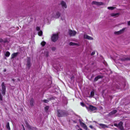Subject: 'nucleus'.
<instances>
[{"label": "nucleus", "mask_w": 130, "mask_h": 130, "mask_svg": "<svg viewBox=\"0 0 130 130\" xmlns=\"http://www.w3.org/2000/svg\"><path fill=\"white\" fill-rule=\"evenodd\" d=\"M89 127L92 129L93 128V127L92 125H90L89 126Z\"/></svg>", "instance_id": "nucleus-38"}, {"label": "nucleus", "mask_w": 130, "mask_h": 130, "mask_svg": "<svg viewBox=\"0 0 130 130\" xmlns=\"http://www.w3.org/2000/svg\"><path fill=\"white\" fill-rule=\"evenodd\" d=\"M78 130H82L80 128L79 129H78Z\"/></svg>", "instance_id": "nucleus-43"}, {"label": "nucleus", "mask_w": 130, "mask_h": 130, "mask_svg": "<svg viewBox=\"0 0 130 130\" xmlns=\"http://www.w3.org/2000/svg\"><path fill=\"white\" fill-rule=\"evenodd\" d=\"M36 29L37 31H39L40 30V28L39 27H36Z\"/></svg>", "instance_id": "nucleus-33"}, {"label": "nucleus", "mask_w": 130, "mask_h": 130, "mask_svg": "<svg viewBox=\"0 0 130 130\" xmlns=\"http://www.w3.org/2000/svg\"><path fill=\"white\" fill-rule=\"evenodd\" d=\"M6 69H4V72H6Z\"/></svg>", "instance_id": "nucleus-40"}, {"label": "nucleus", "mask_w": 130, "mask_h": 130, "mask_svg": "<svg viewBox=\"0 0 130 130\" xmlns=\"http://www.w3.org/2000/svg\"><path fill=\"white\" fill-rule=\"evenodd\" d=\"M55 48H53L52 49L53 50H55Z\"/></svg>", "instance_id": "nucleus-41"}, {"label": "nucleus", "mask_w": 130, "mask_h": 130, "mask_svg": "<svg viewBox=\"0 0 130 130\" xmlns=\"http://www.w3.org/2000/svg\"><path fill=\"white\" fill-rule=\"evenodd\" d=\"M19 54L18 52H17L16 53H14L12 54L11 55V58L13 59L15 57H16L18 54Z\"/></svg>", "instance_id": "nucleus-14"}, {"label": "nucleus", "mask_w": 130, "mask_h": 130, "mask_svg": "<svg viewBox=\"0 0 130 130\" xmlns=\"http://www.w3.org/2000/svg\"><path fill=\"white\" fill-rule=\"evenodd\" d=\"M95 54V53L94 52H92L91 54V55H94Z\"/></svg>", "instance_id": "nucleus-37"}, {"label": "nucleus", "mask_w": 130, "mask_h": 130, "mask_svg": "<svg viewBox=\"0 0 130 130\" xmlns=\"http://www.w3.org/2000/svg\"><path fill=\"white\" fill-rule=\"evenodd\" d=\"M69 34L70 36H74L76 34V32L74 30H69L68 31Z\"/></svg>", "instance_id": "nucleus-7"}, {"label": "nucleus", "mask_w": 130, "mask_h": 130, "mask_svg": "<svg viewBox=\"0 0 130 130\" xmlns=\"http://www.w3.org/2000/svg\"><path fill=\"white\" fill-rule=\"evenodd\" d=\"M46 43L45 41H43L41 43V44L42 46H44L45 44Z\"/></svg>", "instance_id": "nucleus-25"}, {"label": "nucleus", "mask_w": 130, "mask_h": 130, "mask_svg": "<svg viewBox=\"0 0 130 130\" xmlns=\"http://www.w3.org/2000/svg\"><path fill=\"white\" fill-rule=\"evenodd\" d=\"M84 38L85 39H87L89 40H93V38L88 36V35H86L84 34Z\"/></svg>", "instance_id": "nucleus-11"}, {"label": "nucleus", "mask_w": 130, "mask_h": 130, "mask_svg": "<svg viewBox=\"0 0 130 130\" xmlns=\"http://www.w3.org/2000/svg\"><path fill=\"white\" fill-rule=\"evenodd\" d=\"M58 34H54L51 37V40L53 42H55L58 39Z\"/></svg>", "instance_id": "nucleus-3"}, {"label": "nucleus", "mask_w": 130, "mask_h": 130, "mask_svg": "<svg viewBox=\"0 0 130 130\" xmlns=\"http://www.w3.org/2000/svg\"><path fill=\"white\" fill-rule=\"evenodd\" d=\"M2 100V96L1 93H0V101Z\"/></svg>", "instance_id": "nucleus-35"}, {"label": "nucleus", "mask_w": 130, "mask_h": 130, "mask_svg": "<svg viewBox=\"0 0 130 130\" xmlns=\"http://www.w3.org/2000/svg\"><path fill=\"white\" fill-rule=\"evenodd\" d=\"M61 20L63 21L64 20V17L63 16H61Z\"/></svg>", "instance_id": "nucleus-32"}, {"label": "nucleus", "mask_w": 130, "mask_h": 130, "mask_svg": "<svg viewBox=\"0 0 130 130\" xmlns=\"http://www.w3.org/2000/svg\"><path fill=\"white\" fill-rule=\"evenodd\" d=\"M78 120H79V123H80V125L83 127L86 130H87V126H86V125L84 124V123H83V122H81V120L80 119H78V120H76V121H73V122H74V123H77V121Z\"/></svg>", "instance_id": "nucleus-2"}, {"label": "nucleus", "mask_w": 130, "mask_h": 130, "mask_svg": "<svg viewBox=\"0 0 130 130\" xmlns=\"http://www.w3.org/2000/svg\"><path fill=\"white\" fill-rule=\"evenodd\" d=\"M119 14L118 13H112L110 15L112 17H117L118 16Z\"/></svg>", "instance_id": "nucleus-16"}, {"label": "nucleus", "mask_w": 130, "mask_h": 130, "mask_svg": "<svg viewBox=\"0 0 130 130\" xmlns=\"http://www.w3.org/2000/svg\"><path fill=\"white\" fill-rule=\"evenodd\" d=\"M92 5H95L98 6L102 5L103 3L102 2H98L96 1H93L92 2Z\"/></svg>", "instance_id": "nucleus-9"}, {"label": "nucleus", "mask_w": 130, "mask_h": 130, "mask_svg": "<svg viewBox=\"0 0 130 130\" xmlns=\"http://www.w3.org/2000/svg\"><path fill=\"white\" fill-rule=\"evenodd\" d=\"M42 101L44 103H47L48 102V101L47 100H43Z\"/></svg>", "instance_id": "nucleus-30"}, {"label": "nucleus", "mask_w": 130, "mask_h": 130, "mask_svg": "<svg viewBox=\"0 0 130 130\" xmlns=\"http://www.w3.org/2000/svg\"><path fill=\"white\" fill-rule=\"evenodd\" d=\"M125 30V28H124L119 31H116L114 32V34L116 35H119L123 33Z\"/></svg>", "instance_id": "nucleus-10"}, {"label": "nucleus", "mask_w": 130, "mask_h": 130, "mask_svg": "<svg viewBox=\"0 0 130 130\" xmlns=\"http://www.w3.org/2000/svg\"><path fill=\"white\" fill-rule=\"evenodd\" d=\"M117 112L116 110H113L112 111H111V112L109 113V115H112L116 113Z\"/></svg>", "instance_id": "nucleus-20"}, {"label": "nucleus", "mask_w": 130, "mask_h": 130, "mask_svg": "<svg viewBox=\"0 0 130 130\" xmlns=\"http://www.w3.org/2000/svg\"><path fill=\"white\" fill-rule=\"evenodd\" d=\"M123 123L121 122H120L118 124L117 123H114V125L115 126H116L119 128L121 130H123V128L122 126Z\"/></svg>", "instance_id": "nucleus-4"}, {"label": "nucleus", "mask_w": 130, "mask_h": 130, "mask_svg": "<svg viewBox=\"0 0 130 130\" xmlns=\"http://www.w3.org/2000/svg\"><path fill=\"white\" fill-rule=\"evenodd\" d=\"M86 108L89 110L90 111H93L96 109V108L95 107L92 105H90L88 108L87 107H86Z\"/></svg>", "instance_id": "nucleus-8"}, {"label": "nucleus", "mask_w": 130, "mask_h": 130, "mask_svg": "<svg viewBox=\"0 0 130 130\" xmlns=\"http://www.w3.org/2000/svg\"><path fill=\"white\" fill-rule=\"evenodd\" d=\"M60 15V13L58 11L53 12L52 14L49 13L46 14L45 17L44 21H48L52 18H54L57 19L59 18Z\"/></svg>", "instance_id": "nucleus-1"}, {"label": "nucleus", "mask_w": 130, "mask_h": 130, "mask_svg": "<svg viewBox=\"0 0 130 130\" xmlns=\"http://www.w3.org/2000/svg\"><path fill=\"white\" fill-rule=\"evenodd\" d=\"M42 34V32L41 31H40L38 32V34L40 36H41Z\"/></svg>", "instance_id": "nucleus-28"}, {"label": "nucleus", "mask_w": 130, "mask_h": 130, "mask_svg": "<svg viewBox=\"0 0 130 130\" xmlns=\"http://www.w3.org/2000/svg\"><path fill=\"white\" fill-rule=\"evenodd\" d=\"M23 127V130H25V129L24 128V127Z\"/></svg>", "instance_id": "nucleus-42"}, {"label": "nucleus", "mask_w": 130, "mask_h": 130, "mask_svg": "<svg viewBox=\"0 0 130 130\" xmlns=\"http://www.w3.org/2000/svg\"><path fill=\"white\" fill-rule=\"evenodd\" d=\"M64 115V112L62 110H59L58 111V116L59 117L63 116Z\"/></svg>", "instance_id": "nucleus-6"}, {"label": "nucleus", "mask_w": 130, "mask_h": 130, "mask_svg": "<svg viewBox=\"0 0 130 130\" xmlns=\"http://www.w3.org/2000/svg\"><path fill=\"white\" fill-rule=\"evenodd\" d=\"M60 4L61 5L62 7L63 8H66L67 7L66 3L62 1L61 2Z\"/></svg>", "instance_id": "nucleus-12"}, {"label": "nucleus", "mask_w": 130, "mask_h": 130, "mask_svg": "<svg viewBox=\"0 0 130 130\" xmlns=\"http://www.w3.org/2000/svg\"><path fill=\"white\" fill-rule=\"evenodd\" d=\"M7 41V40H4L2 39H0V42L5 43Z\"/></svg>", "instance_id": "nucleus-23"}, {"label": "nucleus", "mask_w": 130, "mask_h": 130, "mask_svg": "<svg viewBox=\"0 0 130 130\" xmlns=\"http://www.w3.org/2000/svg\"><path fill=\"white\" fill-rule=\"evenodd\" d=\"M121 60L122 61H124L125 60H130V57L125 58H121Z\"/></svg>", "instance_id": "nucleus-22"}, {"label": "nucleus", "mask_w": 130, "mask_h": 130, "mask_svg": "<svg viewBox=\"0 0 130 130\" xmlns=\"http://www.w3.org/2000/svg\"><path fill=\"white\" fill-rule=\"evenodd\" d=\"M74 78V77L73 76H72L71 77V80H72Z\"/></svg>", "instance_id": "nucleus-39"}, {"label": "nucleus", "mask_w": 130, "mask_h": 130, "mask_svg": "<svg viewBox=\"0 0 130 130\" xmlns=\"http://www.w3.org/2000/svg\"><path fill=\"white\" fill-rule=\"evenodd\" d=\"M81 105L83 106H84L85 105L83 102H81L80 103Z\"/></svg>", "instance_id": "nucleus-34"}, {"label": "nucleus", "mask_w": 130, "mask_h": 130, "mask_svg": "<svg viewBox=\"0 0 130 130\" xmlns=\"http://www.w3.org/2000/svg\"><path fill=\"white\" fill-rule=\"evenodd\" d=\"M128 25H130V21H129L127 22Z\"/></svg>", "instance_id": "nucleus-36"}, {"label": "nucleus", "mask_w": 130, "mask_h": 130, "mask_svg": "<svg viewBox=\"0 0 130 130\" xmlns=\"http://www.w3.org/2000/svg\"><path fill=\"white\" fill-rule=\"evenodd\" d=\"M102 77V76H97L96 77L94 80V81H96L99 79L101 78Z\"/></svg>", "instance_id": "nucleus-21"}, {"label": "nucleus", "mask_w": 130, "mask_h": 130, "mask_svg": "<svg viewBox=\"0 0 130 130\" xmlns=\"http://www.w3.org/2000/svg\"><path fill=\"white\" fill-rule=\"evenodd\" d=\"M69 44L70 45L72 46L76 45L77 46H78L79 45L78 44L76 43H73L72 42H70L69 43Z\"/></svg>", "instance_id": "nucleus-17"}, {"label": "nucleus", "mask_w": 130, "mask_h": 130, "mask_svg": "<svg viewBox=\"0 0 130 130\" xmlns=\"http://www.w3.org/2000/svg\"><path fill=\"white\" fill-rule=\"evenodd\" d=\"M6 127L9 130H10V128L9 126V123L8 122L6 125Z\"/></svg>", "instance_id": "nucleus-24"}, {"label": "nucleus", "mask_w": 130, "mask_h": 130, "mask_svg": "<svg viewBox=\"0 0 130 130\" xmlns=\"http://www.w3.org/2000/svg\"><path fill=\"white\" fill-rule=\"evenodd\" d=\"M31 66V64L30 62V60L28 59L27 60V67L28 69H29Z\"/></svg>", "instance_id": "nucleus-13"}, {"label": "nucleus", "mask_w": 130, "mask_h": 130, "mask_svg": "<svg viewBox=\"0 0 130 130\" xmlns=\"http://www.w3.org/2000/svg\"><path fill=\"white\" fill-rule=\"evenodd\" d=\"M34 99L33 98H32L30 99V105L31 106H33L34 105Z\"/></svg>", "instance_id": "nucleus-18"}, {"label": "nucleus", "mask_w": 130, "mask_h": 130, "mask_svg": "<svg viewBox=\"0 0 130 130\" xmlns=\"http://www.w3.org/2000/svg\"><path fill=\"white\" fill-rule=\"evenodd\" d=\"M44 54L45 56H46V57H47L48 56V53L47 51L45 52L44 53Z\"/></svg>", "instance_id": "nucleus-29"}, {"label": "nucleus", "mask_w": 130, "mask_h": 130, "mask_svg": "<svg viewBox=\"0 0 130 130\" xmlns=\"http://www.w3.org/2000/svg\"><path fill=\"white\" fill-rule=\"evenodd\" d=\"M115 8L114 7H108L107 8L109 9H110L111 10H112Z\"/></svg>", "instance_id": "nucleus-27"}, {"label": "nucleus", "mask_w": 130, "mask_h": 130, "mask_svg": "<svg viewBox=\"0 0 130 130\" xmlns=\"http://www.w3.org/2000/svg\"><path fill=\"white\" fill-rule=\"evenodd\" d=\"M2 86V93L4 95L5 94V92L6 91V87L4 83L2 82L1 85Z\"/></svg>", "instance_id": "nucleus-5"}, {"label": "nucleus", "mask_w": 130, "mask_h": 130, "mask_svg": "<svg viewBox=\"0 0 130 130\" xmlns=\"http://www.w3.org/2000/svg\"><path fill=\"white\" fill-rule=\"evenodd\" d=\"M12 80H13H13H14V79H12Z\"/></svg>", "instance_id": "nucleus-44"}, {"label": "nucleus", "mask_w": 130, "mask_h": 130, "mask_svg": "<svg viewBox=\"0 0 130 130\" xmlns=\"http://www.w3.org/2000/svg\"><path fill=\"white\" fill-rule=\"evenodd\" d=\"M49 108V107L48 106H46L45 108V110L46 111H47L48 109Z\"/></svg>", "instance_id": "nucleus-31"}, {"label": "nucleus", "mask_w": 130, "mask_h": 130, "mask_svg": "<svg viewBox=\"0 0 130 130\" xmlns=\"http://www.w3.org/2000/svg\"><path fill=\"white\" fill-rule=\"evenodd\" d=\"M98 124L100 126V127H101L102 128H104L106 127H108V126H107V125L104 124H103L102 123H99Z\"/></svg>", "instance_id": "nucleus-15"}, {"label": "nucleus", "mask_w": 130, "mask_h": 130, "mask_svg": "<svg viewBox=\"0 0 130 130\" xmlns=\"http://www.w3.org/2000/svg\"><path fill=\"white\" fill-rule=\"evenodd\" d=\"M5 55L6 57H8L10 55V53L8 51L6 52L5 53Z\"/></svg>", "instance_id": "nucleus-19"}, {"label": "nucleus", "mask_w": 130, "mask_h": 130, "mask_svg": "<svg viewBox=\"0 0 130 130\" xmlns=\"http://www.w3.org/2000/svg\"><path fill=\"white\" fill-rule=\"evenodd\" d=\"M91 97L93 96L94 95V92L93 91H92L90 93Z\"/></svg>", "instance_id": "nucleus-26"}]
</instances>
